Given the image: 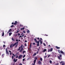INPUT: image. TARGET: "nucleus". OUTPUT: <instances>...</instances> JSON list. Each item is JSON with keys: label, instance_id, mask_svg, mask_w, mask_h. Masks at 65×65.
I'll return each mask as SVG.
<instances>
[{"label": "nucleus", "instance_id": "1", "mask_svg": "<svg viewBox=\"0 0 65 65\" xmlns=\"http://www.w3.org/2000/svg\"><path fill=\"white\" fill-rule=\"evenodd\" d=\"M18 43L19 41H18L16 42H15L14 43V44L13 43L11 44L10 46V48H11L12 47H13V46H14V45H15V48H17V46H18Z\"/></svg>", "mask_w": 65, "mask_h": 65}, {"label": "nucleus", "instance_id": "2", "mask_svg": "<svg viewBox=\"0 0 65 65\" xmlns=\"http://www.w3.org/2000/svg\"><path fill=\"white\" fill-rule=\"evenodd\" d=\"M34 41H36V43H37L38 44H37V46H38L39 45V41H38L36 40V39L35 38L34 39Z\"/></svg>", "mask_w": 65, "mask_h": 65}, {"label": "nucleus", "instance_id": "3", "mask_svg": "<svg viewBox=\"0 0 65 65\" xmlns=\"http://www.w3.org/2000/svg\"><path fill=\"white\" fill-rule=\"evenodd\" d=\"M35 59L34 61V63H32V65H35V63H36V60H37V57H35L34 58Z\"/></svg>", "mask_w": 65, "mask_h": 65}, {"label": "nucleus", "instance_id": "4", "mask_svg": "<svg viewBox=\"0 0 65 65\" xmlns=\"http://www.w3.org/2000/svg\"><path fill=\"white\" fill-rule=\"evenodd\" d=\"M52 51H53V48H52L50 50V49H48V52H52Z\"/></svg>", "mask_w": 65, "mask_h": 65}, {"label": "nucleus", "instance_id": "5", "mask_svg": "<svg viewBox=\"0 0 65 65\" xmlns=\"http://www.w3.org/2000/svg\"><path fill=\"white\" fill-rule=\"evenodd\" d=\"M22 57H23V56H22V55H19L18 57L19 59H20L21 58H22Z\"/></svg>", "mask_w": 65, "mask_h": 65}, {"label": "nucleus", "instance_id": "6", "mask_svg": "<svg viewBox=\"0 0 65 65\" xmlns=\"http://www.w3.org/2000/svg\"><path fill=\"white\" fill-rule=\"evenodd\" d=\"M38 63L39 65H41V62L39 60L38 62Z\"/></svg>", "mask_w": 65, "mask_h": 65}, {"label": "nucleus", "instance_id": "7", "mask_svg": "<svg viewBox=\"0 0 65 65\" xmlns=\"http://www.w3.org/2000/svg\"><path fill=\"white\" fill-rule=\"evenodd\" d=\"M13 62H16L17 61V59H15V58L14 59V60H13Z\"/></svg>", "mask_w": 65, "mask_h": 65}, {"label": "nucleus", "instance_id": "8", "mask_svg": "<svg viewBox=\"0 0 65 65\" xmlns=\"http://www.w3.org/2000/svg\"><path fill=\"white\" fill-rule=\"evenodd\" d=\"M23 48H21V50L19 51L20 52H22V51H23Z\"/></svg>", "mask_w": 65, "mask_h": 65}, {"label": "nucleus", "instance_id": "9", "mask_svg": "<svg viewBox=\"0 0 65 65\" xmlns=\"http://www.w3.org/2000/svg\"><path fill=\"white\" fill-rule=\"evenodd\" d=\"M60 52L61 54H62L64 55V52H63V51H62V50L60 51Z\"/></svg>", "mask_w": 65, "mask_h": 65}, {"label": "nucleus", "instance_id": "10", "mask_svg": "<svg viewBox=\"0 0 65 65\" xmlns=\"http://www.w3.org/2000/svg\"><path fill=\"white\" fill-rule=\"evenodd\" d=\"M17 23H18V22L17 21H15V23H14V24L17 25Z\"/></svg>", "mask_w": 65, "mask_h": 65}, {"label": "nucleus", "instance_id": "11", "mask_svg": "<svg viewBox=\"0 0 65 65\" xmlns=\"http://www.w3.org/2000/svg\"><path fill=\"white\" fill-rule=\"evenodd\" d=\"M56 48L57 49H59L60 48V47H58V46H56Z\"/></svg>", "mask_w": 65, "mask_h": 65}, {"label": "nucleus", "instance_id": "12", "mask_svg": "<svg viewBox=\"0 0 65 65\" xmlns=\"http://www.w3.org/2000/svg\"><path fill=\"white\" fill-rule=\"evenodd\" d=\"M26 51H23V54H24L25 53H26Z\"/></svg>", "mask_w": 65, "mask_h": 65}, {"label": "nucleus", "instance_id": "13", "mask_svg": "<svg viewBox=\"0 0 65 65\" xmlns=\"http://www.w3.org/2000/svg\"><path fill=\"white\" fill-rule=\"evenodd\" d=\"M46 49H45L43 51V52H46Z\"/></svg>", "mask_w": 65, "mask_h": 65}, {"label": "nucleus", "instance_id": "14", "mask_svg": "<svg viewBox=\"0 0 65 65\" xmlns=\"http://www.w3.org/2000/svg\"><path fill=\"white\" fill-rule=\"evenodd\" d=\"M6 54H7L8 56L9 55V53L8 52V51L6 52Z\"/></svg>", "mask_w": 65, "mask_h": 65}, {"label": "nucleus", "instance_id": "15", "mask_svg": "<svg viewBox=\"0 0 65 65\" xmlns=\"http://www.w3.org/2000/svg\"><path fill=\"white\" fill-rule=\"evenodd\" d=\"M21 46H20L19 47V48L18 49V51H20V50H21Z\"/></svg>", "mask_w": 65, "mask_h": 65}, {"label": "nucleus", "instance_id": "16", "mask_svg": "<svg viewBox=\"0 0 65 65\" xmlns=\"http://www.w3.org/2000/svg\"><path fill=\"white\" fill-rule=\"evenodd\" d=\"M4 32H3L2 34V36H4Z\"/></svg>", "mask_w": 65, "mask_h": 65}, {"label": "nucleus", "instance_id": "17", "mask_svg": "<svg viewBox=\"0 0 65 65\" xmlns=\"http://www.w3.org/2000/svg\"><path fill=\"white\" fill-rule=\"evenodd\" d=\"M58 59H59L60 60H61V58L60 57V56H58Z\"/></svg>", "mask_w": 65, "mask_h": 65}, {"label": "nucleus", "instance_id": "18", "mask_svg": "<svg viewBox=\"0 0 65 65\" xmlns=\"http://www.w3.org/2000/svg\"><path fill=\"white\" fill-rule=\"evenodd\" d=\"M36 53H35L33 55V56H36Z\"/></svg>", "mask_w": 65, "mask_h": 65}, {"label": "nucleus", "instance_id": "19", "mask_svg": "<svg viewBox=\"0 0 65 65\" xmlns=\"http://www.w3.org/2000/svg\"><path fill=\"white\" fill-rule=\"evenodd\" d=\"M40 60L41 61H42V58H40Z\"/></svg>", "mask_w": 65, "mask_h": 65}, {"label": "nucleus", "instance_id": "20", "mask_svg": "<svg viewBox=\"0 0 65 65\" xmlns=\"http://www.w3.org/2000/svg\"><path fill=\"white\" fill-rule=\"evenodd\" d=\"M27 32L28 33H30V31H29V30H28L27 31Z\"/></svg>", "mask_w": 65, "mask_h": 65}, {"label": "nucleus", "instance_id": "21", "mask_svg": "<svg viewBox=\"0 0 65 65\" xmlns=\"http://www.w3.org/2000/svg\"><path fill=\"white\" fill-rule=\"evenodd\" d=\"M12 34V33H9V36H11V34Z\"/></svg>", "mask_w": 65, "mask_h": 65}, {"label": "nucleus", "instance_id": "22", "mask_svg": "<svg viewBox=\"0 0 65 65\" xmlns=\"http://www.w3.org/2000/svg\"><path fill=\"white\" fill-rule=\"evenodd\" d=\"M24 29H25V28H24V27H23V28H21V30H24Z\"/></svg>", "mask_w": 65, "mask_h": 65}, {"label": "nucleus", "instance_id": "23", "mask_svg": "<svg viewBox=\"0 0 65 65\" xmlns=\"http://www.w3.org/2000/svg\"><path fill=\"white\" fill-rule=\"evenodd\" d=\"M4 54H2V58H3V57H4Z\"/></svg>", "mask_w": 65, "mask_h": 65}, {"label": "nucleus", "instance_id": "24", "mask_svg": "<svg viewBox=\"0 0 65 65\" xmlns=\"http://www.w3.org/2000/svg\"><path fill=\"white\" fill-rule=\"evenodd\" d=\"M12 40H13V41H14L15 40L14 39V38H12Z\"/></svg>", "mask_w": 65, "mask_h": 65}, {"label": "nucleus", "instance_id": "25", "mask_svg": "<svg viewBox=\"0 0 65 65\" xmlns=\"http://www.w3.org/2000/svg\"><path fill=\"white\" fill-rule=\"evenodd\" d=\"M26 56V55H24V56L23 57V58H25V56Z\"/></svg>", "mask_w": 65, "mask_h": 65}, {"label": "nucleus", "instance_id": "26", "mask_svg": "<svg viewBox=\"0 0 65 65\" xmlns=\"http://www.w3.org/2000/svg\"><path fill=\"white\" fill-rule=\"evenodd\" d=\"M58 52L59 53V54H60V51L59 50H58Z\"/></svg>", "mask_w": 65, "mask_h": 65}, {"label": "nucleus", "instance_id": "27", "mask_svg": "<svg viewBox=\"0 0 65 65\" xmlns=\"http://www.w3.org/2000/svg\"><path fill=\"white\" fill-rule=\"evenodd\" d=\"M15 37H17V34H16L15 35Z\"/></svg>", "mask_w": 65, "mask_h": 65}, {"label": "nucleus", "instance_id": "28", "mask_svg": "<svg viewBox=\"0 0 65 65\" xmlns=\"http://www.w3.org/2000/svg\"><path fill=\"white\" fill-rule=\"evenodd\" d=\"M25 46H27V43H25Z\"/></svg>", "mask_w": 65, "mask_h": 65}, {"label": "nucleus", "instance_id": "29", "mask_svg": "<svg viewBox=\"0 0 65 65\" xmlns=\"http://www.w3.org/2000/svg\"><path fill=\"white\" fill-rule=\"evenodd\" d=\"M50 63H52V61H51V60H50Z\"/></svg>", "mask_w": 65, "mask_h": 65}, {"label": "nucleus", "instance_id": "30", "mask_svg": "<svg viewBox=\"0 0 65 65\" xmlns=\"http://www.w3.org/2000/svg\"><path fill=\"white\" fill-rule=\"evenodd\" d=\"M65 65V63H62L61 65Z\"/></svg>", "mask_w": 65, "mask_h": 65}, {"label": "nucleus", "instance_id": "31", "mask_svg": "<svg viewBox=\"0 0 65 65\" xmlns=\"http://www.w3.org/2000/svg\"><path fill=\"white\" fill-rule=\"evenodd\" d=\"M11 31V29H10L9 30V32H10Z\"/></svg>", "mask_w": 65, "mask_h": 65}, {"label": "nucleus", "instance_id": "32", "mask_svg": "<svg viewBox=\"0 0 65 65\" xmlns=\"http://www.w3.org/2000/svg\"><path fill=\"white\" fill-rule=\"evenodd\" d=\"M18 36H20V33H18Z\"/></svg>", "mask_w": 65, "mask_h": 65}, {"label": "nucleus", "instance_id": "33", "mask_svg": "<svg viewBox=\"0 0 65 65\" xmlns=\"http://www.w3.org/2000/svg\"><path fill=\"white\" fill-rule=\"evenodd\" d=\"M23 45H22L21 46V48H23Z\"/></svg>", "mask_w": 65, "mask_h": 65}, {"label": "nucleus", "instance_id": "34", "mask_svg": "<svg viewBox=\"0 0 65 65\" xmlns=\"http://www.w3.org/2000/svg\"><path fill=\"white\" fill-rule=\"evenodd\" d=\"M13 26H14V25H12L11 26V28H12V27H13Z\"/></svg>", "mask_w": 65, "mask_h": 65}, {"label": "nucleus", "instance_id": "35", "mask_svg": "<svg viewBox=\"0 0 65 65\" xmlns=\"http://www.w3.org/2000/svg\"><path fill=\"white\" fill-rule=\"evenodd\" d=\"M13 58H14V56H12V59H13Z\"/></svg>", "mask_w": 65, "mask_h": 65}, {"label": "nucleus", "instance_id": "36", "mask_svg": "<svg viewBox=\"0 0 65 65\" xmlns=\"http://www.w3.org/2000/svg\"><path fill=\"white\" fill-rule=\"evenodd\" d=\"M23 32L24 33H26V31H24Z\"/></svg>", "mask_w": 65, "mask_h": 65}, {"label": "nucleus", "instance_id": "37", "mask_svg": "<svg viewBox=\"0 0 65 65\" xmlns=\"http://www.w3.org/2000/svg\"><path fill=\"white\" fill-rule=\"evenodd\" d=\"M33 45H35V43H33Z\"/></svg>", "mask_w": 65, "mask_h": 65}, {"label": "nucleus", "instance_id": "38", "mask_svg": "<svg viewBox=\"0 0 65 65\" xmlns=\"http://www.w3.org/2000/svg\"><path fill=\"white\" fill-rule=\"evenodd\" d=\"M25 58H23V61H25Z\"/></svg>", "mask_w": 65, "mask_h": 65}, {"label": "nucleus", "instance_id": "39", "mask_svg": "<svg viewBox=\"0 0 65 65\" xmlns=\"http://www.w3.org/2000/svg\"><path fill=\"white\" fill-rule=\"evenodd\" d=\"M63 62L62 61H61L60 63V64H61V63H62Z\"/></svg>", "mask_w": 65, "mask_h": 65}, {"label": "nucleus", "instance_id": "40", "mask_svg": "<svg viewBox=\"0 0 65 65\" xmlns=\"http://www.w3.org/2000/svg\"><path fill=\"white\" fill-rule=\"evenodd\" d=\"M19 65H22V64L20 63H19Z\"/></svg>", "mask_w": 65, "mask_h": 65}, {"label": "nucleus", "instance_id": "41", "mask_svg": "<svg viewBox=\"0 0 65 65\" xmlns=\"http://www.w3.org/2000/svg\"><path fill=\"white\" fill-rule=\"evenodd\" d=\"M5 46V45H3V47H4Z\"/></svg>", "mask_w": 65, "mask_h": 65}, {"label": "nucleus", "instance_id": "42", "mask_svg": "<svg viewBox=\"0 0 65 65\" xmlns=\"http://www.w3.org/2000/svg\"><path fill=\"white\" fill-rule=\"evenodd\" d=\"M37 38V39H38V40L39 39V38Z\"/></svg>", "mask_w": 65, "mask_h": 65}, {"label": "nucleus", "instance_id": "43", "mask_svg": "<svg viewBox=\"0 0 65 65\" xmlns=\"http://www.w3.org/2000/svg\"><path fill=\"white\" fill-rule=\"evenodd\" d=\"M25 42H27V41L26 40L25 41Z\"/></svg>", "mask_w": 65, "mask_h": 65}, {"label": "nucleus", "instance_id": "44", "mask_svg": "<svg viewBox=\"0 0 65 65\" xmlns=\"http://www.w3.org/2000/svg\"><path fill=\"white\" fill-rule=\"evenodd\" d=\"M62 57V55L60 54V57Z\"/></svg>", "mask_w": 65, "mask_h": 65}, {"label": "nucleus", "instance_id": "45", "mask_svg": "<svg viewBox=\"0 0 65 65\" xmlns=\"http://www.w3.org/2000/svg\"><path fill=\"white\" fill-rule=\"evenodd\" d=\"M16 58H18V55H17L16 57Z\"/></svg>", "mask_w": 65, "mask_h": 65}, {"label": "nucleus", "instance_id": "46", "mask_svg": "<svg viewBox=\"0 0 65 65\" xmlns=\"http://www.w3.org/2000/svg\"><path fill=\"white\" fill-rule=\"evenodd\" d=\"M20 27H22V26H23L22 25L20 24Z\"/></svg>", "mask_w": 65, "mask_h": 65}, {"label": "nucleus", "instance_id": "47", "mask_svg": "<svg viewBox=\"0 0 65 65\" xmlns=\"http://www.w3.org/2000/svg\"><path fill=\"white\" fill-rule=\"evenodd\" d=\"M47 57V56H46L44 57V58H46Z\"/></svg>", "mask_w": 65, "mask_h": 65}, {"label": "nucleus", "instance_id": "48", "mask_svg": "<svg viewBox=\"0 0 65 65\" xmlns=\"http://www.w3.org/2000/svg\"><path fill=\"white\" fill-rule=\"evenodd\" d=\"M50 57V55H48V56L47 57V58H49Z\"/></svg>", "mask_w": 65, "mask_h": 65}, {"label": "nucleus", "instance_id": "49", "mask_svg": "<svg viewBox=\"0 0 65 65\" xmlns=\"http://www.w3.org/2000/svg\"><path fill=\"white\" fill-rule=\"evenodd\" d=\"M59 65V63H57V64H56V65Z\"/></svg>", "mask_w": 65, "mask_h": 65}, {"label": "nucleus", "instance_id": "50", "mask_svg": "<svg viewBox=\"0 0 65 65\" xmlns=\"http://www.w3.org/2000/svg\"><path fill=\"white\" fill-rule=\"evenodd\" d=\"M12 55H13V56H14V57H15V55L14 54H13Z\"/></svg>", "mask_w": 65, "mask_h": 65}, {"label": "nucleus", "instance_id": "51", "mask_svg": "<svg viewBox=\"0 0 65 65\" xmlns=\"http://www.w3.org/2000/svg\"><path fill=\"white\" fill-rule=\"evenodd\" d=\"M43 44L44 45V46H45L46 45H45V43H44Z\"/></svg>", "mask_w": 65, "mask_h": 65}, {"label": "nucleus", "instance_id": "52", "mask_svg": "<svg viewBox=\"0 0 65 65\" xmlns=\"http://www.w3.org/2000/svg\"><path fill=\"white\" fill-rule=\"evenodd\" d=\"M19 32V30H18L17 32H16V33H18Z\"/></svg>", "mask_w": 65, "mask_h": 65}, {"label": "nucleus", "instance_id": "53", "mask_svg": "<svg viewBox=\"0 0 65 65\" xmlns=\"http://www.w3.org/2000/svg\"><path fill=\"white\" fill-rule=\"evenodd\" d=\"M22 36H19V38H21V37H22Z\"/></svg>", "mask_w": 65, "mask_h": 65}, {"label": "nucleus", "instance_id": "54", "mask_svg": "<svg viewBox=\"0 0 65 65\" xmlns=\"http://www.w3.org/2000/svg\"><path fill=\"white\" fill-rule=\"evenodd\" d=\"M42 41H41V42H40V43L41 44H42Z\"/></svg>", "mask_w": 65, "mask_h": 65}, {"label": "nucleus", "instance_id": "55", "mask_svg": "<svg viewBox=\"0 0 65 65\" xmlns=\"http://www.w3.org/2000/svg\"><path fill=\"white\" fill-rule=\"evenodd\" d=\"M12 25H14V23H13V22L12 23Z\"/></svg>", "mask_w": 65, "mask_h": 65}, {"label": "nucleus", "instance_id": "56", "mask_svg": "<svg viewBox=\"0 0 65 65\" xmlns=\"http://www.w3.org/2000/svg\"><path fill=\"white\" fill-rule=\"evenodd\" d=\"M39 41L40 42H41L42 41H41V40H39Z\"/></svg>", "mask_w": 65, "mask_h": 65}, {"label": "nucleus", "instance_id": "57", "mask_svg": "<svg viewBox=\"0 0 65 65\" xmlns=\"http://www.w3.org/2000/svg\"><path fill=\"white\" fill-rule=\"evenodd\" d=\"M8 51V50H7V49H6V52H8L7 51Z\"/></svg>", "mask_w": 65, "mask_h": 65}, {"label": "nucleus", "instance_id": "58", "mask_svg": "<svg viewBox=\"0 0 65 65\" xmlns=\"http://www.w3.org/2000/svg\"><path fill=\"white\" fill-rule=\"evenodd\" d=\"M30 47L31 48V47H32V46H30Z\"/></svg>", "mask_w": 65, "mask_h": 65}, {"label": "nucleus", "instance_id": "59", "mask_svg": "<svg viewBox=\"0 0 65 65\" xmlns=\"http://www.w3.org/2000/svg\"><path fill=\"white\" fill-rule=\"evenodd\" d=\"M39 53V52L38 51L37 52V54L38 53Z\"/></svg>", "mask_w": 65, "mask_h": 65}, {"label": "nucleus", "instance_id": "60", "mask_svg": "<svg viewBox=\"0 0 65 65\" xmlns=\"http://www.w3.org/2000/svg\"><path fill=\"white\" fill-rule=\"evenodd\" d=\"M45 36H48V35H47L45 34Z\"/></svg>", "mask_w": 65, "mask_h": 65}, {"label": "nucleus", "instance_id": "61", "mask_svg": "<svg viewBox=\"0 0 65 65\" xmlns=\"http://www.w3.org/2000/svg\"><path fill=\"white\" fill-rule=\"evenodd\" d=\"M9 53H11V51L9 50Z\"/></svg>", "mask_w": 65, "mask_h": 65}, {"label": "nucleus", "instance_id": "62", "mask_svg": "<svg viewBox=\"0 0 65 65\" xmlns=\"http://www.w3.org/2000/svg\"><path fill=\"white\" fill-rule=\"evenodd\" d=\"M18 40H17V39H16V41H18Z\"/></svg>", "mask_w": 65, "mask_h": 65}, {"label": "nucleus", "instance_id": "63", "mask_svg": "<svg viewBox=\"0 0 65 65\" xmlns=\"http://www.w3.org/2000/svg\"><path fill=\"white\" fill-rule=\"evenodd\" d=\"M40 39H41V40H42V39L41 38H40Z\"/></svg>", "mask_w": 65, "mask_h": 65}, {"label": "nucleus", "instance_id": "64", "mask_svg": "<svg viewBox=\"0 0 65 65\" xmlns=\"http://www.w3.org/2000/svg\"><path fill=\"white\" fill-rule=\"evenodd\" d=\"M26 36H25L24 37V38H25V37H26Z\"/></svg>", "mask_w": 65, "mask_h": 65}]
</instances>
